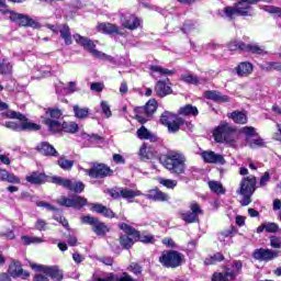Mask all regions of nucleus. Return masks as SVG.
I'll return each instance as SVG.
<instances>
[{"label":"nucleus","instance_id":"nucleus-1","mask_svg":"<svg viewBox=\"0 0 281 281\" xmlns=\"http://www.w3.org/2000/svg\"><path fill=\"white\" fill-rule=\"evenodd\" d=\"M7 116L15 121H7L3 124L5 128L16 131L18 133H21L22 131H41V125L27 121V117L20 112L10 111L7 113Z\"/></svg>","mask_w":281,"mask_h":281},{"label":"nucleus","instance_id":"nucleus-2","mask_svg":"<svg viewBox=\"0 0 281 281\" xmlns=\"http://www.w3.org/2000/svg\"><path fill=\"white\" fill-rule=\"evenodd\" d=\"M186 155L179 151H169L166 159L162 161L164 168L169 170L171 175L186 173Z\"/></svg>","mask_w":281,"mask_h":281},{"label":"nucleus","instance_id":"nucleus-3","mask_svg":"<svg viewBox=\"0 0 281 281\" xmlns=\"http://www.w3.org/2000/svg\"><path fill=\"white\" fill-rule=\"evenodd\" d=\"M258 1L260 0H240L234 7L224 8V14L228 19H234V16H251L254 12L251 4L258 3Z\"/></svg>","mask_w":281,"mask_h":281},{"label":"nucleus","instance_id":"nucleus-4","mask_svg":"<svg viewBox=\"0 0 281 281\" xmlns=\"http://www.w3.org/2000/svg\"><path fill=\"white\" fill-rule=\"evenodd\" d=\"M256 183H258V180L255 176H249L247 178H244L238 194H241L243 200L240 201L241 205H249L251 203V196L256 192Z\"/></svg>","mask_w":281,"mask_h":281},{"label":"nucleus","instance_id":"nucleus-5","mask_svg":"<svg viewBox=\"0 0 281 281\" xmlns=\"http://www.w3.org/2000/svg\"><path fill=\"white\" fill-rule=\"evenodd\" d=\"M72 37L78 45H81V47H83L86 52H89L94 58H99L100 60H111V56L95 49V43H93V41L90 38L80 34H75Z\"/></svg>","mask_w":281,"mask_h":281},{"label":"nucleus","instance_id":"nucleus-6","mask_svg":"<svg viewBox=\"0 0 281 281\" xmlns=\"http://www.w3.org/2000/svg\"><path fill=\"white\" fill-rule=\"evenodd\" d=\"M159 262L167 269H177L183 265V255L177 250H164L159 257Z\"/></svg>","mask_w":281,"mask_h":281},{"label":"nucleus","instance_id":"nucleus-7","mask_svg":"<svg viewBox=\"0 0 281 281\" xmlns=\"http://www.w3.org/2000/svg\"><path fill=\"white\" fill-rule=\"evenodd\" d=\"M44 124L48 126V131L52 133H77L78 132V124L76 122H64L60 123L57 120L45 119Z\"/></svg>","mask_w":281,"mask_h":281},{"label":"nucleus","instance_id":"nucleus-8","mask_svg":"<svg viewBox=\"0 0 281 281\" xmlns=\"http://www.w3.org/2000/svg\"><path fill=\"white\" fill-rule=\"evenodd\" d=\"M243 271V262L234 261L229 268H226L223 272H215L213 274L212 281H229L234 280L237 276H240Z\"/></svg>","mask_w":281,"mask_h":281},{"label":"nucleus","instance_id":"nucleus-9","mask_svg":"<svg viewBox=\"0 0 281 281\" xmlns=\"http://www.w3.org/2000/svg\"><path fill=\"white\" fill-rule=\"evenodd\" d=\"M235 135L236 132L227 123L221 124L213 132L215 142H218L220 144H223V142H226V144H232V142H234Z\"/></svg>","mask_w":281,"mask_h":281},{"label":"nucleus","instance_id":"nucleus-10","mask_svg":"<svg viewBox=\"0 0 281 281\" xmlns=\"http://www.w3.org/2000/svg\"><path fill=\"white\" fill-rule=\"evenodd\" d=\"M228 49L231 52H250L251 54H258L259 56H262L263 54H267L265 52V48L258 46V44H245L243 42L233 41L228 44Z\"/></svg>","mask_w":281,"mask_h":281},{"label":"nucleus","instance_id":"nucleus-11","mask_svg":"<svg viewBox=\"0 0 281 281\" xmlns=\"http://www.w3.org/2000/svg\"><path fill=\"white\" fill-rule=\"evenodd\" d=\"M52 182L56 183L57 186H61L63 188H66L67 190H70V192H76L77 194H80L85 191V183L76 180L65 179L61 177H52Z\"/></svg>","mask_w":281,"mask_h":281},{"label":"nucleus","instance_id":"nucleus-12","mask_svg":"<svg viewBox=\"0 0 281 281\" xmlns=\"http://www.w3.org/2000/svg\"><path fill=\"white\" fill-rule=\"evenodd\" d=\"M155 111H157V101L155 99H150L144 108L137 109V122H139V124H146L148 122V117H150Z\"/></svg>","mask_w":281,"mask_h":281},{"label":"nucleus","instance_id":"nucleus-13","mask_svg":"<svg viewBox=\"0 0 281 281\" xmlns=\"http://www.w3.org/2000/svg\"><path fill=\"white\" fill-rule=\"evenodd\" d=\"M4 14H9L10 21H13V23L21 25L22 27H38V22L25 14L16 13L14 11H4Z\"/></svg>","mask_w":281,"mask_h":281},{"label":"nucleus","instance_id":"nucleus-14","mask_svg":"<svg viewBox=\"0 0 281 281\" xmlns=\"http://www.w3.org/2000/svg\"><path fill=\"white\" fill-rule=\"evenodd\" d=\"M240 133L246 135V142L250 148H262L265 146V140L258 136L256 128L246 126L240 130Z\"/></svg>","mask_w":281,"mask_h":281},{"label":"nucleus","instance_id":"nucleus-15","mask_svg":"<svg viewBox=\"0 0 281 281\" xmlns=\"http://www.w3.org/2000/svg\"><path fill=\"white\" fill-rule=\"evenodd\" d=\"M109 194L112 196V199H120V196H122L127 201H131V199H135V196H144V193H142V191L131 188L112 189L109 191Z\"/></svg>","mask_w":281,"mask_h":281},{"label":"nucleus","instance_id":"nucleus-16","mask_svg":"<svg viewBox=\"0 0 281 281\" xmlns=\"http://www.w3.org/2000/svg\"><path fill=\"white\" fill-rule=\"evenodd\" d=\"M85 172L92 179H104V177L113 176L111 167L104 164L94 165L91 169H85Z\"/></svg>","mask_w":281,"mask_h":281},{"label":"nucleus","instance_id":"nucleus-17","mask_svg":"<svg viewBox=\"0 0 281 281\" xmlns=\"http://www.w3.org/2000/svg\"><path fill=\"white\" fill-rule=\"evenodd\" d=\"M81 223H85L86 225H91L92 231L94 232V234H97V236H105L109 232V226L98 221V217L87 215L81 218Z\"/></svg>","mask_w":281,"mask_h":281},{"label":"nucleus","instance_id":"nucleus-18","mask_svg":"<svg viewBox=\"0 0 281 281\" xmlns=\"http://www.w3.org/2000/svg\"><path fill=\"white\" fill-rule=\"evenodd\" d=\"M119 227L122 232L132 236L134 240H139L140 243H155V237L153 235H140L139 232L131 227L128 224L122 223Z\"/></svg>","mask_w":281,"mask_h":281},{"label":"nucleus","instance_id":"nucleus-19","mask_svg":"<svg viewBox=\"0 0 281 281\" xmlns=\"http://www.w3.org/2000/svg\"><path fill=\"white\" fill-rule=\"evenodd\" d=\"M57 203L59 205H64L65 207H75L80 210V207H85V205H87V199L80 195H74L71 198L61 196L59 200H57Z\"/></svg>","mask_w":281,"mask_h":281},{"label":"nucleus","instance_id":"nucleus-20","mask_svg":"<svg viewBox=\"0 0 281 281\" xmlns=\"http://www.w3.org/2000/svg\"><path fill=\"white\" fill-rule=\"evenodd\" d=\"M31 267L35 269V271H41L49 278H53V280H63V271L58 270V267L38 266L34 263H31Z\"/></svg>","mask_w":281,"mask_h":281},{"label":"nucleus","instance_id":"nucleus-21","mask_svg":"<svg viewBox=\"0 0 281 281\" xmlns=\"http://www.w3.org/2000/svg\"><path fill=\"white\" fill-rule=\"evenodd\" d=\"M279 254L280 251L278 250L260 248L255 250L254 258L256 260H262L263 262H269L270 260H273V258H278Z\"/></svg>","mask_w":281,"mask_h":281},{"label":"nucleus","instance_id":"nucleus-22","mask_svg":"<svg viewBox=\"0 0 281 281\" xmlns=\"http://www.w3.org/2000/svg\"><path fill=\"white\" fill-rule=\"evenodd\" d=\"M121 23L126 30H137L142 25V20L134 14L127 13L121 18Z\"/></svg>","mask_w":281,"mask_h":281},{"label":"nucleus","instance_id":"nucleus-23","mask_svg":"<svg viewBox=\"0 0 281 281\" xmlns=\"http://www.w3.org/2000/svg\"><path fill=\"white\" fill-rule=\"evenodd\" d=\"M201 157L205 164H225V158L221 154H216L212 150H205L201 153Z\"/></svg>","mask_w":281,"mask_h":281},{"label":"nucleus","instance_id":"nucleus-24","mask_svg":"<svg viewBox=\"0 0 281 281\" xmlns=\"http://www.w3.org/2000/svg\"><path fill=\"white\" fill-rule=\"evenodd\" d=\"M181 126H184V128H187L188 131H192L193 125L190 122H184L183 119L181 117H176L173 119V121L167 125V128L169 131V133H177V131H179V128H181Z\"/></svg>","mask_w":281,"mask_h":281},{"label":"nucleus","instance_id":"nucleus-25","mask_svg":"<svg viewBox=\"0 0 281 281\" xmlns=\"http://www.w3.org/2000/svg\"><path fill=\"white\" fill-rule=\"evenodd\" d=\"M9 273H11L13 278H23L24 280L30 278V272L23 270L19 262H14L9 267Z\"/></svg>","mask_w":281,"mask_h":281},{"label":"nucleus","instance_id":"nucleus-26","mask_svg":"<svg viewBox=\"0 0 281 281\" xmlns=\"http://www.w3.org/2000/svg\"><path fill=\"white\" fill-rule=\"evenodd\" d=\"M236 234H238V231L236 229V227L232 226L229 229L218 233L217 238L220 243H223L224 245H229V243H232V238H234Z\"/></svg>","mask_w":281,"mask_h":281},{"label":"nucleus","instance_id":"nucleus-27","mask_svg":"<svg viewBox=\"0 0 281 281\" xmlns=\"http://www.w3.org/2000/svg\"><path fill=\"white\" fill-rule=\"evenodd\" d=\"M146 199L151 201H169L170 196L167 193H164L159 189H151L148 191V194H145Z\"/></svg>","mask_w":281,"mask_h":281},{"label":"nucleus","instance_id":"nucleus-28","mask_svg":"<svg viewBox=\"0 0 281 281\" xmlns=\"http://www.w3.org/2000/svg\"><path fill=\"white\" fill-rule=\"evenodd\" d=\"M38 153L45 156L58 157V151L47 142H43L37 146Z\"/></svg>","mask_w":281,"mask_h":281},{"label":"nucleus","instance_id":"nucleus-29","mask_svg":"<svg viewBox=\"0 0 281 281\" xmlns=\"http://www.w3.org/2000/svg\"><path fill=\"white\" fill-rule=\"evenodd\" d=\"M204 95L207 100H213V102H229V97L218 91H206Z\"/></svg>","mask_w":281,"mask_h":281},{"label":"nucleus","instance_id":"nucleus-30","mask_svg":"<svg viewBox=\"0 0 281 281\" xmlns=\"http://www.w3.org/2000/svg\"><path fill=\"white\" fill-rule=\"evenodd\" d=\"M98 32H102V34H119L120 27L115 24L111 23H101L97 26Z\"/></svg>","mask_w":281,"mask_h":281},{"label":"nucleus","instance_id":"nucleus-31","mask_svg":"<svg viewBox=\"0 0 281 281\" xmlns=\"http://www.w3.org/2000/svg\"><path fill=\"white\" fill-rule=\"evenodd\" d=\"M58 32L65 45H71L74 43V41L71 40V30L69 29V25L64 24L59 26Z\"/></svg>","mask_w":281,"mask_h":281},{"label":"nucleus","instance_id":"nucleus-32","mask_svg":"<svg viewBox=\"0 0 281 281\" xmlns=\"http://www.w3.org/2000/svg\"><path fill=\"white\" fill-rule=\"evenodd\" d=\"M149 71L153 78H157V76H172V74H175V70H169L161 66H150Z\"/></svg>","mask_w":281,"mask_h":281},{"label":"nucleus","instance_id":"nucleus-33","mask_svg":"<svg viewBox=\"0 0 281 281\" xmlns=\"http://www.w3.org/2000/svg\"><path fill=\"white\" fill-rule=\"evenodd\" d=\"M237 75L240 77H247L254 71V65L248 61L240 63L236 68Z\"/></svg>","mask_w":281,"mask_h":281},{"label":"nucleus","instance_id":"nucleus-34","mask_svg":"<svg viewBox=\"0 0 281 281\" xmlns=\"http://www.w3.org/2000/svg\"><path fill=\"white\" fill-rule=\"evenodd\" d=\"M155 90L160 98H165V95H170V93H172V89L165 81H158Z\"/></svg>","mask_w":281,"mask_h":281},{"label":"nucleus","instance_id":"nucleus-35","mask_svg":"<svg viewBox=\"0 0 281 281\" xmlns=\"http://www.w3.org/2000/svg\"><path fill=\"white\" fill-rule=\"evenodd\" d=\"M136 135L138 139H149L150 142H157V136L150 133V131H148L146 126H142L140 128H138Z\"/></svg>","mask_w":281,"mask_h":281},{"label":"nucleus","instance_id":"nucleus-36","mask_svg":"<svg viewBox=\"0 0 281 281\" xmlns=\"http://www.w3.org/2000/svg\"><path fill=\"white\" fill-rule=\"evenodd\" d=\"M13 67L14 66L12 63H10V59H0V76H10L12 74Z\"/></svg>","mask_w":281,"mask_h":281},{"label":"nucleus","instance_id":"nucleus-37","mask_svg":"<svg viewBox=\"0 0 281 281\" xmlns=\"http://www.w3.org/2000/svg\"><path fill=\"white\" fill-rule=\"evenodd\" d=\"M139 157L142 161H148V159H153V147L148 146V144L144 143L139 149Z\"/></svg>","mask_w":281,"mask_h":281},{"label":"nucleus","instance_id":"nucleus-38","mask_svg":"<svg viewBox=\"0 0 281 281\" xmlns=\"http://www.w3.org/2000/svg\"><path fill=\"white\" fill-rule=\"evenodd\" d=\"M180 115H199V109L196 106H193L192 104H187L179 110Z\"/></svg>","mask_w":281,"mask_h":281},{"label":"nucleus","instance_id":"nucleus-39","mask_svg":"<svg viewBox=\"0 0 281 281\" xmlns=\"http://www.w3.org/2000/svg\"><path fill=\"white\" fill-rule=\"evenodd\" d=\"M21 239L23 245H41V243H45V239L37 236H22Z\"/></svg>","mask_w":281,"mask_h":281},{"label":"nucleus","instance_id":"nucleus-40","mask_svg":"<svg viewBox=\"0 0 281 281\" xmlns=\"http://www.w3.org/2000/svg\"><path fill=\"white\" fill-rule=\"evenodd\" d=\"M182 80L187 85H201V82H203V79H201L196 75H192V74L182 75Z\"/></svg>","mask_w":281,"mask_h":281},{"label":"nucleus","instance_id":"nucleus-41","mask_svg":"<svg viewBox=\"0 0 281 281\" xmlns=\"http://www.w3.org/2000/svg\"><path fill=\"white\" fill-rule=\"evenodd\" d=\"M26 181L29 183H35V184L43 183L45 181V175L33 172L26 177Z\"/></svg>","mask_w":281,"mask_h":281},{"label":"nucleus","instance_id":"nucleus-42","mask_svg":"<svg viewBox=\"0 0 281 281\" xmlns=\"http://www.w3.org/2000/svg\"><path fill=\"white\" fill-rule=\"evenodd\" d=\"M120 243L122 245V247H124V249H131V247H133V245H135V238H133V236L131 235H122L120 238Z\"/></svg>","mask_w":281,"mask_h":281},{"label":"nucleus","instance_id":"nucleus-43","mask_svg":"<svg viewBox=\"0 0 281 281\" xmlns=\"http://www.w3.org/2000/svg\"><path fill=\"white\" fill-rule=\"evenodd\" d=\"M231 117L236 124H247V114L245 112H233Z\"/></svg>","mask_w":281,"mask_h":281},{"label":"nucleus","instance_id":"nucleus-44","mask_svg":"<svg viewBox=\"0 0 281 281\" xmlns=\"http://www.w3.org/2000/svg\"><path fill=\"white\" fill-rule=\"evenodd\" d=\"M209 188L215 194H225V189L223 188V184L218 181H209Z\"/></svg>","mask_w":281,"mask_h":281},{"label":"nucleus","instance_id":"nucleus-45","mask_svg":"<svg viewBox=\"0 0 281 281\" xmlns=\"http://www.w3.org/2000/svg\"><path fill=\"white\" fill-rule=\"evenodd\" d=\"M74 113L78 120H85V117L89 116V108H80L78 105H74Z\"/></svg>","mask_w":281,"mask_h":281},{"label":"nucleus","instance_id":"nucleus-46","mask_svg":"<svg viewBox=\"0 0 281 281\" xmlns=\"http://www.w3.org/2000/svg\"><path fill=\"white\" fill-rule=\"evenodd\" d=\"M177 115L170 113V112H164L160 117V123L164 124V126H168L171 122H175Z\"/></svg>","mask_w":281,"mask_h":281},{"label":"nucleus","instance_id":"nucleus-47","mask_svg":"<svg viewBox=\"0 0 281 281\" xmlns=\"http://www.w3.org/2000/svg\"><path fill=\"white\" fill-rule=\"evenodd\" d=\"M222 260H225V257L221 252H216L210 258H206L204 260V265H216V262H222Z\"/></svg>","mask_w":281,"mask_h":281},{"label":"nucleus","instance_id":"nucleus-48","mask_svg":"<svg viewBox=\"0 0 281 281\" xmlns=\"http://www.w3.org/2000/svg\"><path fill=\"white\" fill-rule=\"evenodd\" d=\"M57 164L61 170H71L74 168V160H68L67 158H59Z\"/></svg>","mask_w":281,"mask_h":281},{"label":"nucleus","instance_id":"nucleus-49","mask_svg":"<svg viewBox=\"0 0 281 281\" xmlns=\"http://www.w3.org/2000/svg\"><path fill=\"white\" fill-rule=\"evenodd\" d=\"M181 218L184 223H196L199 221V216L192 212L181 213Z\"/></svg>","mask_w":281,"mask_h":281},{"label":"nucleus","instance_id":"nucleus-50","mask_svg":"<svg viewBox=\"0 0 281 281\" xmlns=\"http://www.w3.org/2000/svg\"><path fill=\"white\" fill-rule=\"evenodd\" d=\"M158 181L161 186L168 188L169 190H175V188H177V180L159 178Z\"/></svg>","mask_w":281,"mask_h":281},{"label":"nucleus","instance_id":"nucleus-51","mask_svg":"<svg viewBox=\"0 0 281 281\" xmlns=\"http://www.w3.org/2000/svg\"><path fill=\"white\" fill-rule=\"evenodd\" d=\"M46 115H49L53 120H59V117H63V111L57 108L48 109Z\"/></svg>","mask_w":281,"mask_h":281},{"label":"nucleus","instance_id":"nucleus-52","mask_svg":"<svg viewBox=\"0 0 281 281\" xmlns=\"http://www.w3.org/2000/svg\"><path fill=\"white\" fill-rule=\"evenodd\" d=\"M196 30V23L192 22V21H187L183 24L182 27V32H184V34H190V32Z\"/></svg>","mask_w":281,"mask_h":281},{"label":"nucleus","instance_id":"nucleus-53","mask_svg":"<svg viewBox=\"0 0 281 281\" xmlns=\"http://www.w3.org/2000/svg\"><path fill=\"white\" fill-rule=\"evenodd\" d=\"M271 181V173L269 171H266L260 180H259V188H266V186Z\"/></svg>","mask_w":281,"mask_h":281},{"label":"nucleus","instance_id":"nucleus-54","mask_svg":"<svg viewBox=\"0 0 281 281\" xmlns=\"http://www.w3.org/2000/svg\"><path fill=\"white\" fill-rule=\"evenodd\" d=\"M280 229V226H278L277 223L273 222H266V232L269 234H276Z\"/></svg>","mask_w":281,"mask_h":281},{"label":"nucleus","instance_id":"nucleus-55","mask_svg":"<svg viewBox=\"0 0 281 281\" xmlns=\"http://www.w3.org/2000/svg\"><path fill=\"white\" fill-rule=\"evenodd\" d=\"M101 111L105 117H111L112 112H111V106L109 105V102L106 101L101 102Z\"/></svg>","mask_w":281,"mask_h":281},{"label":"nucleus","instance_id":"nucleus-56","mask_svg":"<svg viewBox=\"0 0 281 281\" xmlns=\"http://www.w3.org/2000/svg\"><path fill=\"white\" fill-rule=\"evenodd\" d=\"M37 207H45L48 212H56V206L52 205L50 203H47L45 201H37L36 202Z\"/></svg>","mask_w":281,"mask_h":281},{"label":"nucleus","instance_id":"nucleus-57","mask_svg":"<svg viewBox=\"0 0 281 281\" xmlns=\"http://www.w3.org/2000/svg\"><path fill=\"white\" fill-rule=\"evenodd\" d=\"M270 246L273 249H281V239L278 236H271L270 237Z\"/></svg>","mask_w":281,"mask_h":281},{"label":"nucleus","instance_id":"nucleus-58","mask_svg":"<svg viewBox=\"0 0 281 281\" xmlns=\"http://www.w3.org/2000/svg\"><path fill=\"white\" fill-rule=\"evenodd\" d=\"M191 213H193L195 216H199V214H203V211L201 210V205L196 202H191L190 204Z\"/></svg>","mask_w":281,"mask_h":281},{"label":"nucleus","instance_id":"nucleus-59","mask_svg":"<svg viewBox=\"0 0 281 281\" xmlns=\"http://www.w3.org/2000/svg\"><path fill=\"white\" fill-rule=\"evenodd\" d=\"M265 12H269L270 14H278V16H281V9L273 7V5H266L263 7Z\"/></svg>","mask_w":281,"mask_h":281},{"label":"nucleus","instance_id":"nucleus-60","mask_svg":"<svg viewBox=\"0 0 281 281\" xmlns=\"http://www.w3.org/2000/svg\"><path fill=\"white\" fill-rule=\"evenodd\" d=\"M91 91H97V93H100L104 90V83L102 82H93L90 86Z\"/></svg>","mask_w":281,"mask_h":281},{"label":"nucleus","instance_id":"nucleus-61","mask_svg":"<svg viewBox=\"0 0 281 281\" xmlns=\"http://www.w3.org/2000/svg\"><path fill=\"white\" fill-rule=\"evenodd\" d=\"M0 236L7 238L8 240H14V238H16V236L14 235V231L13 229L1 232Z\"/></svg>","mask_w":281,"mask_h":281},{"label":"nucleus","instance_id":"nucleus-62","mask_svg":"<svg viewBox=\"0 0 281 281\" xmlns=\"http://www.w3.org/2000/svg\"><path fill=\"white\" fill-rule=\"evenodd\" d=\"M8 183H21V180L19 179V177L14 176V173H7V180Z\"/></svg>","mask_w":281,"mask_h":281},{"label":"nucleus","instance_id":"nucleus-63","mask_svg":"<svg viewBox=\"0 0 281 281\" xmlns=\"http://www.w3.org/2000/svg\"><path fill=\"white\" fill-rule=\"evenodd\" d=\"M33 281H49V276L44 272H40L35 274Z\"/></svg>","mask_w":281,"mask_h":281},{"label":"nucleus","instance_id":"nucleus-64","mask_svg":"<svg viewBox=\"0 0 281 281\" xmlns=\"http://www.w3.org/2000/svg\"><path fill=\"white\" fill-rule=\"evenodd\" d=\"M162 245H165L166 247H170L171 249H175V247H177V244H175V240H172V238L170 237L164 238Z\"/></svg>","mask_w":281,"mask_h":281}]
</instances>
